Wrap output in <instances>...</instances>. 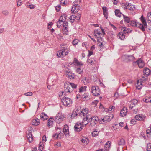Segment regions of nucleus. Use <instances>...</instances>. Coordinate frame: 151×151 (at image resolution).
<instances>
[{"label":"nucleus","mask_w":151,"mask_h":151,"mask_svg":"<svg viewBox=\"0 0 151 151\" xmlns=\"http://www.w3.org/2000/svg\"><path fill=\"white\" fill-rule=\"evenodd\" d=\"M140 19L142 24L135 21H131L130 25L132 26L138 27L142 32H144L145 31V29L147 27L146 20L142 15Z\"/></svg>","instance_id":"obj_1"},{"label":"nucleus","mask_w":151,"mask_h":151,"mask_svg":"<svg viewBox=\"0 0 151 151\" xmlns=\"http://www.w3.org/2000/svg\"><path fill=\"white\" fill-rule=\"evenodd\" d=\"M60 50L58 52L57 55L58 57H63L66 55L70 52V50L65 44L60 45Z\"/></svg>","instance_id":"obj_2"},{"label":"nucleus","mask_w":151,"mask_h":151,"mask_svg":"<svg viewBox=\"0 0 151 151\" xmlns=\"http://www.w3.org/2000/svg\"><path fill=\"white\" fill-rule=\"evenodd\" d=\"M63 104L66 107H69L72 104V100L71 99L67 97H64L61 100Z\"/></svg>","instance_id":"obj_3"},{"label":"nucleus","mask_w":151,"mask_h":151,"mask_svg":"<svg viewBox=\"0 0 151 151\" xmlns=\"http://www.w3.org/2000/svg\"><path fill=\"white\" fill-rule=\"evenodd\" d=\"M91 92L93 95L97 96L100 95V91L98 86H93L92 87Z\"/></svg>","instance_id":"obj_4"},{"label":"nucleus","mask_w":151,"mask_h":151,"mask_svg":"<svg viewBox=\"0 0 151 151\" xmlns=\"http://www.w3.org/2000/svg\"><path fill=\"white\" fill-rule=\"evenodd\" d=\"M65 117V115L64 114L61 113H58L55 117V121L58 123H59L64 120Z\"/></svg>","instance_id":"obj_5"},{"label":"nucleus","mask_w":151,"mask_h":151,"mask_svg":"<svg viewBox=\"0 0 151 151\" xmlns=\"http://www.w3.org/2000/svg\"><path fill=\"white\" fill-rule=\"evenodd\" d=\"M90 122L91 125L92 126H94L98 122L100 124L102 123V122L101 121V119H99L98 117L96 116L93 117L90 120Z\"/></svg>","instance_id":"obj_6"},{"label":"nucleus","mask_w":151,"mask_h":151,"mask_svg":"<svg viewBox=\"0 0 151 151\" xmlns=\"http://www.w3.org/2000/svg\"><path fill=\"white\" fill-rule=\"evenodd\" d=\"M32 128L30 127L27 130V138L28 141L29 142H32L33 141V137L32 134Z\"/></svg>","instance_id":"obj_7"},{"label":"nucleus","mask_w":151,"mask_h":151,"mask_svg":"<svg viewBox=\"0 0 151 151\" xmlns=\"http://www.w3.org/2000/svg\"><path fill=\"white\" fill-rule=\"evenodd\" d=\"M64 88L65 92L71 93L73 90V88L69 84V82H66L64 84Z\"/></svg>","instance_id":"obj_8"},{"label":"nucleus","mask_w":151,"mask_h":151,"mask_svg":"<svg viewBox=\"0 0 151 151\" xmlns=\"http://www.w3.org/2000/svg\"><path fill=\"white\" fill-rule=\"evenodd\" d=\"M113 116H114L111 114L106 116L103 118L101 119V121L102 122V124L106 123L111 121L112 119Z\"/></svg>","instance_id":"obj_9"},{"label":"nucleus","mask_w":151,"mask_h":151,"mask_svg":"<svg viewBox=\"0 0 151 151\" xmlns=\"http://www.w3.org/2000/svg\"><path fill=\"white\" fill-rule=\"evenodd\" d=\"M83 127V126L81 123H76L75 124L74 127V129L75 131L78 132L82 130Z\"/></svg>","instance_id":"obj_10"},{"label":"nucleus","mask_w":151,"mask_h":151,"mask_svg":"<svg viewBox=\"0 0 151 151\" xmlns=\"http://www.w3.org/2000/svg\"><path fill=\"white\" fill-rule=\"evenodd\" d=\"M94 35L97 38L100 39L101 41H103V39L102 35V34L101 32L100 31L96 29L94 31Z\"/></svg>","instance_id":"obj_11"},{"label":"nucleus","mask_w":151,"mask_h":151,"mask_svg":"<svg viewBox=\"0 0 151 151\" xmlns=\"http://www.w3.org/2000/svg\"><path fill=\"white\" fill-rule=\"evenodd\" d=\"M137 103L138 101L135 99H134L129 101V108L132 109L135 105L137 104Z\"/></svg>","instance_id":"obj_12"},{"label":"nucleus","mask_w":151,"mask_h":151,"mask_svg":"<svg viewBox=\"0 0 151 151\" xmlns=\"http://www.w3.org/2000/svg\"><path fill=\"white\" fill-rule=\"evenodd\" d=\"M73 5L71 10V12L72 13L77 12L80 9V6L77 4H73Z\"/></svg>","instance_id":"obj_13"},{"label":"nucleus","mask_w":151,"mask_h":151,"mask_svg":"<svg viewBox=\"0 0 151 151\" xmlns=\"http://www.w3.org/2000/svg\"><path fill=\"white\" fill-rule=\"evenodd\" d=\"M127 109L126 107H124L122 109L120 112V115L121 117L125 116L127 114Z\"/></svg>","instance_id":"obj_14"},{"label":"nucleus","mask_w":151,"mask_h":151,"mask_svg":"<svg viewBox=\"0 0 151 151\" xmlns=\"http://www.w3.org/2000/svg\"><path fill=\"white\" fill-rule=\"evenodd\" d=\"M63 132L65 135H68L69 134V127L66 124L64 125L63 129Z\"/></svg>","instance_id":"obj_15"},{"label":"nucleus","mask_w":151,"mask_h":151,"mask_svg":"<svg viewBox=\"0 0 151 151\" xmlns=\"http://www.w3.org/2000/svg\"><path fill=\"white\" fill-rule=\"evenodd\" d=\"M82 82L84 85H86L88 83H90V80L88 77H85L82 79Z\"/></svg>","instance_id":"obj_16"},{"label":"nucleus","mask_w":151,"mask_h":151,"mask_svg":"<svg viewBox=\"0 0 151 151\" xmlns=\"http://www.w3.org/2000/svg\"><path fill=\"white\" fill-rule=\"evenodd\" d=\"M83 145H87L89 143L88 139L85 137H83L81 140Z\"/></svg>","instance_id":"obj_17"},{"label":"nucleus","mask_w":151,"mask_h":151,"mask_svg":"<svg viewBox=\"0 0 151 151\" xmlns=\"http://www.w3.org/2000/svg\"><path fill=\"white\" fill-rule=\"evenodd\" d=\"M137 64L140 68H142L144 66V62L141 59H139L137 61Z\"/></svg>","instance_id":"obj_18"},{"label":"nucleus","mask_w":151,"mask_h":151,"mask_svg":"<svg viewBox=\"0 0 151 151\" xmlns=\"http://www.w3.org/2000/svg\"><path fill=\"white\" fill-rule=\"evenodd\" d=\"M40 121V120L37 118L35 119H33L32 122L31 123L33 125L37 126L39 124Z\"/></svg>","instance_id":"obj_19"},{"label":"nucleus","mask_w":151,"mask_h":151,"mask_svg":"<svg viewBox=\"0 0 151 151\" xmlns=\"http://www.w3.org/2000/svg\"><path fill=\"white\" fill-rule=\"evenodd\" d=\"M73 64L75 65H77L78 66L80 65H82V64L81 63L79 62L78 60L76 58H74Z\"/></svg>","instance_id":"obj_20"},{"label":"nucleus","mask_w":151,"mask_h":151,"mask_svg":"<svg viewBox=\"0 0 151 151\" xmlns=\"http://www.w3.org/2000/svg\"><path fill=\"white\" fill-rule=\"evenodd\" d=\"M53 119L50 118H49L48 120L47 123V126L49 127H51L52 126V125L53 123Z\"/></svg>","instance_id":"obj_21"},{"label":"nucleus","mask_w":151,"mask_h":151,"mask_svg":"<svg viewBox=\"0 0 151 151\" xmlns=\"http://www.w3.org/2000/svg\"><path fill=\"white\" fill-rule=\"evenodd\" d=\"M41 119L43 120H45L47 119L48 118V116L44 113L41 114H40Z\"/></svg>","instance_id":"obj_22"},{"label":"nucleus","mask_w":151,"mask_h":151,"mask_svg":"<svg viewBox=\"0 0 151 151\" xmlns=\"http://www.w3.org/2000/svg\"><path fill=\"white\" fill-rule=\"evenodd\" d=\"M81 98L84 101L88 100L90 99L87 93H84L82 96Z\"/></svg>","instance_id":"obj_23"},{"label":"nucleus","mask_w":151,"mask_h":151,"mask_svg":"<svg viewBox=\"0 0 151 151\" xmlns=\"http://www.w3.org/2000/svg\"><path fill=\"white\" fill-rule=\"evenodd\" d=\"M89 122V120L88 119H86V118L84 117L83 118V120L82 122V124H81L83 126V125L85 126Z\"/></svg>","instance_id":"obj_24"},{"label":"nucleus","mask_w":151,"mask_h":151,"mask_svg":"<svg viewBox=\"0 0 151 151\" xmlns=\"http://www.w3.org/2000/svg\"><path fill=\"white\" fill-rule=\"evenodd\" d=\"M151 71L147 68H144L143 72L144 74L147 75H149L151 73Z\"/></svg>","instance_id":"obj_25"},{"label":"nucleus","mask_w":151,"mask_h":151,"mask_svg":"<svg viewBox=\"0 0 151 151\" xmlns=\"http://www.w3.org/2000/svg\"><path fill=\"white\" fill-rule=\"evenodd\" d=\"M62 32L63 34L65 35H67L68 34L69 32L68 28L66 27H63L62 30Z\"/></svg>","instance_id":"obj_26"},{"label":"nucleus","mask_w":151,"mask_h":151,"mask_svg":"<svg viewBox=\"0 0 151 151\" xmlns=\"http://www.w3.org/2000/svg\"><path fill=\"white\" fill-rule=\"evenodd\" d=\"M124 34V33L122 32H119L118 34V35L121 40H123L125 38V35Z\"/></svg>","instance_id":"obj_27"},{"label":"nucleus","mask_w":151,"mask_h":151,"mask_svg":"<svg viewBox=\"0 0 151 151\" xmlns=\"http://www.w3.org/2000/svg\"><path fill=\"white\" fill-rule=\"evenodd\" d=\"M88 109L87 108H85L83 109H82L81 114V115H82L84 117L85 115L87 114L88 113Z\"/></svg>","instance_id":"obj_28"},{"label":"nucleus","mask_w":151,"mask_h":151,"mask_svg":"<svg viewBox=\"0 0 151 151\" xmlns=\"http://www.w3.org/2000/svg\"><path fill=\"white\" fill-rule=\"evenodd\" d=\"M142 101L146 103H149L151 102V97H147L142 99Z\"/></svg>","instance_id":"obj_29"},{"label":"nucleus","mask_w":151,"mask_h":151,"mask_svg":"<svg viewBox=\"0 0 151 151\" xmlns=\"http://www.w3.org/2000/svg\"><path fill=\"white\" fill-rule=\"evenodd\" d=\"M123 16L124 21L127 23H129L130 22V18L127 16H126L124 14H122Z\"/></svg>","instance_id":"obj_30"},{"label":"nucleus","mask_w":151,"mask_h":151,"mask_svg":"<svg viewBox=\"0 0 151 151\" xmlns=\"http://www.w3.org/2000/svg\"><path fill=\"white\" fill-rule=\"evenodd\" d=\"M44 148V145L43 142H40L39 144V151H42Z\"/></svg>","instance_id":"obj_31"},{"label":"nucleus","mask_w":151,"mask_h":151,"mask_svg":"<svg viewBox=\"0 0 151 151\" xmlns=\"http://www.w3.org/2000/svg\"><path fill=\"white\" fill-rule=\"evenodd\" d=\"M115 15L118 17H120L121 15H122V14H123L121 13L120 11L118 9H116L115 11Z\"/></svg>","instance_id":"obj_32"},{"label":"nucleus","mask_w":151,"mask_h":151,"mask_svg":"<svg viewBox=\"0 0 151 151\" xmlns=\"http://www.w3.org/2000/svg\"><path fill=\"white\" fill-rule=\"evenodd\" d=\"M67 75L68 77L70 79H74V78L75 76L73 73L71 72H68V73Z\"/></svg>","instance_id":"obj_33"},{"label":"nucleus","mask_w":151,"mask_h":151,"mask_svg":"<svg viewBox=\"0 0 151 151\" xmlns=\"http://www.w3.org/2000/svg\"><path fill=\"white\" fill-rule=\"evenodd\" d=\"M67 16L65 14H64L61 16L59 18V19L60 21H62L63 22H66V17Z\"/></svg>","instance_id":"obj_34"},{"label":"nucleus","mask_w":151,"mask_h":151,"mask_svg":"<svg viewBox=\"0 0 151 151\" xmlns=\"http://www.w3.org/2000/svg\"><path fill=\"white\" fill-rule=\"evenodd\" d=\"M124 8H127L129 10H133V8L132 7V4H128L127 5L126 4L124 5Z\"/></svg>","instance_id":"obj_35"},{"label":"nucleus","mask_w":151,"mask_h":151,"mask_svg":"<svg viewBox=\"0 0 151 151\" xmlns=\"http://www.w3.org/2000/svg\"><path fill=\"white\" fill-rule=\"evenodd\" d=\"M125 140L123 138L120 139L119 141L118 142V145H125Z\"/></svg>","instance_id":"obj_36"},{"label":"nucleus","mask_w":151,"mask_h":151,"mask_svg":"<svg viewBox=\"0 0 151 151\" xmlns=\"http://www.w3.org/2000/svg\"><path fill=\"white\" fill-rule=\"evenodd\" d=\"M126 58H127L129 61L134 60L135 59L134 56L132 55H127Z\"/></svg>","instance_id":"obj_37"},{"label":"nucleus","mask_w":151,"mask_h":151,"mask_svg":"<svg viewBox=\"0 0 151 151\" xmlns=\"http://www.w3.org/2000/svg\"><path fill=\"white\" fill-rule=\"evenodd\" d=\"M61 133H62V131H61L60 130L59 132L56 133L55 134H54L52 136V137L54 139H57L59 134H60Z\"/></svg>","instance_id":"obj_38"},{"label":"nucleus","mask_w":151,"mask_h":151,"mask_svg":"<svg viewBox=\"0 0 151 151\" xmlns=\"http://www.w3.org/2000/svg\"><path fill=\"white\" fill-rule=\"evenodd\" d=\"M147 20L149 21V22H151V12L147 14Z\"/></svg>","instance_id":"obj_39"},{"label":"nucleus","mask_w":151,"mask_h":151,"mask_svg":"<svg viewBox=\"0 0 151 151\" xmlns=\"http://www.w3.org/2000/svg\"><path fill=\"white\" fill-rule=\"evenodd\" d=\"M86 87L84 86L83 87H81L79 89V92L81 93L82 92H84L86 90Z\"/></svg>","instance_id":"obj_40"},{"label":"nucleus","mask_w":151,"mask_h":151,"mask_svg":"<svg viewBox=\"0 0 151 151\" xmlns=\"http://www.w3.org/2000/svg\"><path fill=\"white\" fill-rule=\"evenodd\" d=\"M63 22L62 21H60L59 19V21L57 22V27L60 28V26L62 24H63Z\"/></svg>","instance_id":"obj_41"},{"label":"nucleus","mask_w":151,"mask_h":151,"mask_svg":"<svg viewBox=\"0 0 151 151\" xmlns=\"http://www.w3.org/2000/svg\"><path fill=\"white\" fill-rule=\"evenodd\" d=\"M76 15H73L70 16L69 18L70 20H72L71 21L72 23L74 22V20L76 19Z\"/></svg>","instance_id":"obj_42"},{"label":"nucleus","mask_w":151,"mask_h":151,"mask_svg":"<svg viewBox=\"0 0 151 151\" xmlns=\"http://www.w3.org/2000/svg\"><path fill=\"white\" fill-rule=\"evenodd\" d=\"M129 29L125 27H121V30L124 32V33H128Z\"/></svg>","instance_id":"obj_43"},{"label":"nucleus","mask_w":151,"mask_h":151,"mask_svg":"<svg viewBox=\"0 0 151 151\" xmlns=\"http://www.w3.org/2000/svg\"><path fill=\"white\" fill-rule=\"evenodd\" d=\"M115 109V107L113 106H110L108 109V111L109 112L113 111Z\"/></svg>","instance_id":"obj_44"},{"label":"nucleus","mask_w":151,"mask_h":151,"mask_svg":"<svg viewBox=\"0 0 151 151\" xmlns=\"http://www.w3.org/2000/svg\"><path fill=\"white\" fill-rule=\"evenodd\" d=\"M146 150L147 151H151V143H150L147 144Z\"/></svg>","instance_id":"obj_45"},{"label":"nucleus","mask_w":151,"mask_h":151,"mask_svg":"<svg viewBox=\"0 0 151 151\" xmlns=\"http://www.w3.org/2000/svg\"><path fill=\"white\" fill-rule=\"evenodd\" d=\"M69 84L70 85H71L72 87L73 88V89H76L77 86V85L76 84H75L74 83H69Z\"/></svg>","instance_id":"obj_46"},{"label":"nucleus","mask_w":151,"mask_h":151,"mask_svg":"<svg viewBox=\"0 0 151 151\" xmlns=\"http://www.w3.org/2000/svg\"><path fill=\"white\" fill-rule=\"evenodd\" d=\"M76 72L79 74H81L82 73V70L80 68H77L76 69Z\"/></svg>","instance_id":"obj_47"},{"label":"nucleus","mask_w":151,"mask_h":151,"mask_svg":"<svg viewBox=\"0 0 151 151\" xmlns=\"http://www.w3.org/2000/svg\"><path fill=\"white\" fill-rule=\"evenodd\" d=\"M79 40L77 39H75L72 42V44L73 45H76L77 44Z\"/></svg>","instance_id":"obj_48"},{"label":"nucleus","mask_w":151,"mask_h":151,"mask_svg":"<svg viewBox=\"0 0 151 151\" xmlns=\"http://www.w3.org/2000/svg\"><path fill=\"white\" fill-rule=\"evenodd\" d=\"M92 134L93 137H95L98 134L99 132L95 130L92 132Z\"/></svg>","instance_id":"obj_49"},{"label":"nucleus","mask_w":151,"mask_h":151,"mask_svg":"<svg viewBox=\"0 0 151 151\" xmlns=\"http://www.w3.org/2000/svg\"><path fill=\"white\" fill-rule=\"evenodd\" d=\"M135 118L136 120H140L142 119V118L140 116L136 115L135 116Z\"/></svg>","instance_id":"obj_50"},{"label":"nucleus","mask_w":151,"mask_h":151,"mask_svg":"<svg viewBox=\"0 0 151 151\" xmlns=\"http://www.w3.org/2000/svg\"><path fill=\"white\" fill-rule=\"evenodd\" d=\"M33 93L31 92H28L25 93H24V95L27 96H30L32 95Z\"/></svg>","instance_id":"obj_51"},{"label":"nucleus","mask_w":151,"mask_h":151,"mask_svg":"<svg viewBox=\"0 0 151 151\" xmlns=\"http://www.w3.org/2000/svg\"><path fill=\"white\" fill-rule=\"evenodd\" d=\"M2 13L5 16H7L9 14V12L7 10H4L2 11Z\"/></svg>","instance_id":"obj_52"},{"label":"nucleus","mask_w":151,"mask_h":151,"mask_svg":"<svg viewBox=\"0 0 151 151\" xmlns=\"http://www.w3.org/2000/svg\"><path fill=\"white\" fill-rule=\"evenodd\" d=\"M86 117H85L86 118V119H88L89 121L91 119V118H92V117L90 115H85Z\"/></svg>","instance_id":"obj_53"},{"label":"nucleus","mask_w":151,"mask_h":151,"mask_svg":"<svg viewBox=\"0 0 151 151\" xmlns=\"http://www.w3.org/2000/svg\"><path fill=\"white\" fill-rule=\"evenodd\" d=\"M101 40L100 39H98L97 40V42H98V44L99 45V46L100 47H102L103 46V43L102 42H101V41L100 40Z\"/></svg>","instance_id":"obj_54"},{"label":"nucleus","mask_w":151,"mask_h":151,"mask_svg":"<svg viewBox=\"0 0 151 151\" xmlns=\"http://www.w3.org/2000/svg\"><path fill=\"white\" fill-rule=\"evenodd\" d=\"M78 115V114L76 113V112H73L71 114V117L72 118H73L75 116H77Z\"/></svg>","instance_id":"obj_55"},{"label":"nucleus","mask_w":151,"mask_h":151,"mask_svg":"<svg viewBox=\"0 0 151 151\" xmlns=\"http://www.w3.org/2000/svg\"><path fill=\"white\" fill-rule=\"evenodd\" d=\"M68 27V23L67 22H63V27Z\"/></svg>","instance_id":"obj_56"},{"label":"nucleus","mask_w":151,"mask_h":151,"mask_svg":"<svg viewBox=\"0 0 151 151\" xmlns=\"http://www.w3.org/2000/svg\"><path fill=\"white\" fill-rule=\"evenodd\" d=\"M76 19L78 20L80 19L81 15L80 14L78 13L76 14Z\"/></svg>","instance_id":"obj_57"},{"label":"nucleus","mask_w":151,"mask_h":151,"mask_svg":"<svg viewBox=\"0 0 151 151\" xmlns=\"http://www.w3.org/2000/svg\"><path fill=\"white\" fill-rule=\"evenodd\" d=\"M108 11L103 12V14L106 19H107L108 17Z\"/></svg>","instance_id":"obj_58"},{"label":"nucleus","mask_w":151,"mask_h":151,"mask_svg":"<svg viewBox=\"0 0 151 151\" xmlns=\"http://www.w3.org/2000/svg\"><path fill=\"white\" fill-rule=\"evenodd\" d=\"M22 1L21 0H18L17 1V6H19L22 4Z\"/></svg>","instance_id":"obj_59"},{"label":"nucleus","mask_w":151,"mask_h":151,"mask_svg":"<svg viewBox=\"0 0 151 151\" xmlns=\"http://www.w3.org/2000/svg\"><path fill=\"white\" fill-rule=\"evenodd\" d=\"M60 5H58L55 8L56 10L57 11H59L60 9Z\"/></svg>","instance_id":"obj_60"},{"label":"nucleus","mask_w":151,"mask_h":151,"mask_svg":"<svg viewBox=\"0 0 151 151\" xmlns=\"http://www.w3.org/2000/svg\"><path fill=\"white\" fill-rule=\"evenodd\" d=\"M81 2V0H75L74 3H73V4H77L78 5Z\"/></svg>","instance_id":"obj_61"},{"label":"nucleus","mask_w":151,"mask_h":151,"mask_svg":"<svg viewBox=\"0 0 151 151\" xmlns=\"http://www.w3.org/2000/svg\"><path fill=\"white\" fill-rule=\"evenodd\" d=\"M146 133L147 134H148L149 135H151V127L150 128V129H147L146 130Z\"/></svg>","instance_id":"obj_62"},{"label":"nucleus","mask_w":151,"mask_h":151,"mask_svg":"<svg viewBox=\"0 0 151 151\" xmlns=\"http://www.w3.org/2000/svg\"><path fill=\"white\" fill-rule=\"evenodd\" d=\"M42 141L43 142H46L47 139L46 136L45 135H44L42 137Z\"/></svg>","instance_id":"obj_63"},{"label":"nucleus","mask_w":151,"mask_h":151,"mask_svg":"<svg viewBox=\"0 0 151 151\" xmlns=\"http://www.w3.org/2000/svg\"><path fill=\"white\" fill-rule=\"evenodd\" d=\"M60 4L62 5H65V0H60Z\"/></svg>","instance_id":"obj_64"}]
</instances>
